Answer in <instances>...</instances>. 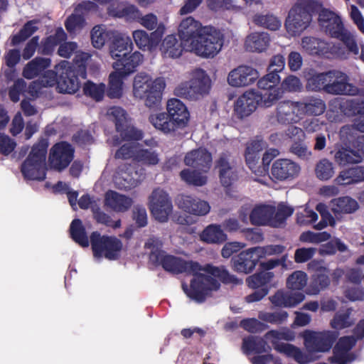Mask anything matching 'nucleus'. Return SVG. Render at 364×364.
<instances>
[{"mask_svg": "<svg viewBox=\"0 0 364 364\" xmlns=\"http://www.w3.org/2000/svg\"><path fill=\"white\" fill-rule=\"evenodd\" d=\"M318 14V23L332 38L342 41L348 50L355 55L359 48L354 36L345 28L340 16L334 12L322 8L315 0H297L289 10L285 27L291 36L299 35L310 25L312 17Z\"/></svg>", "mask_w": 364, "mask_h": 364, "instance_id": "obj_2", "label": "nucleus"}, {"mask_svg": "<svg viewBox=\"0 0 364 364\" xmlns=\"http://www.w3.org/2000/svg\"><path fill=\"white\" fill-rule=\"evenodd\" d=\"M70 237L77 244L82 247H87L90 244L85 228L83 226L80 219H74L70 225Z\"/></svg>", "mask_w": 364, "mask_h": 364, "instance_id": "obj_41", "label": "nucleus"}, {"mask_svg": "<svg viewBox=\"0 0 364 364\" xmlns=\"http://www.w3.org/2000/svg\"><path fill=\"white\" fill-rule=\"evenodd\" d=\"M211 87V80L205 70L201 68L195 70L189 81L179 84L174 89V95L188 100H197L207 95Z\"/></svg>", "mask_w": 364, "mask_h": 364, "instance_id": "obj_7", "label": "nucleus"}, {"mask_svg": "<svg viewBox=\"0 0 364 364\" xmlns=\"http://www.w3.org/2000/svg\"><path fill=\"white\" fill-rule=\"evenodd\" d=\"M143 55L139 51L130 54H125L121 58H115L116 61L113 63V68L119 71L124 75H129L136 70L137 67L143 61Z\"/></svg>", "mask_w": 364, "mask_h": 364, "instance_id": "obj_27", "label": "nucleus"}, {"mask_svg": "<svg viewBox=\"0 0 364 364\" xmlns=\"http://www.w3.org/2000/svg\"><path fill=\"white\" fill-rule=\"evenodd\" d=\"M127 75L115 70L109 76L107 95L110 98H119L122 95L123 78Z\"/></svg>", "mask_w": 364, "mask_h": 364, "instance_id": "obj_45", "label": "nucleus"}, {"mask_svg": "<svg viewBox=\"0 0 364 364\" xmlns=\"http://www.w3.org/2000/svg\"><path fill=\"white\" fill-rule=\"evenodd\" d=\"M255 22L272 31H276L281 26L280 21L272 15L256 16Z\"/></svg>", "mask_w": 364, "mask_h": 364, "instance_id": "obj_64", "label": "nucleus"}, {"mask_svg": "<svg viewBox=\"0 0 364 364\" xmlns=\"http://www.w3.org/2000/svg\"><path fill=\"white\" fill-rule=\"evenodd\" d=\"M190 114L186 105L177 98H171L166 104V112L151 114L149 122L165 134H174L188 124Z\"/></svg>", "mask_w": 364, "mask_h": 364, "instance_id": "obj_4", "label": "nucleus"}, {"mask_svg": "<svg viewBox=\"0 0 364 364\" xmlns=\"http://www.w3.org/2000/svg\"><path fill=\"white\" fill-rule=\"evenodd\" d=\"M50 58L36 57L23 68V76L28 80L33 79L50 67Z\"/></svg>", "mask_w": 364, "mask_h": 364, "instance_id": "obj_38", "label": "nucleus"}, {"mask_svg": "<svg viewBox=\"0 0 364 364\" xmlns=\"http://www.w3.org/2000/svg\"><path fill=\"white\" fill-rule=\"evenodd\" d=\"M307 274L300 270L294 271L287 279V288L292 290H301L307 283Z\"/></svg>", "mask_w": 364, "mask_h": 364, "instance_id": "obj_57", "label": "nucleus"}, {"mask_svg": "<svg viewBox=\"0 0 364 364\" xmlns=\"http://www.w3.org/2000/svg\"><path fill=\"white\" fill-rule=\"evenodd\" d=\"M164 28L159 27L156 31L148 34L143 30L134 31L133 38L137 47L143 50H152L155 49L161 41Z\"/></svg>", "mask_w": 364, "mask_h": 364, "instance_id": "obj_24", "label": "nucleus"}, {"mask_svg": "<svg viewBox=\"0 0 364 364\" xmlns=\"http://www.w3.org/2000/svg\"><path fill=\"white\" fill-rule=\"evenodd\" d=\"M203 173L197 169L185 168L180 172V176L181 180L188 185L203 186L208 181L207 176L203 175Z\"/></svg>", "mask_w": 364, "mask_h": 364, "instance_id": "obj_46", "label": "nucleus"}, {"mask_svg": "<svg viewBox=\"0 0 364 364\" xmlns=\"http://www.w3.org/2000/svg\"><path fill=\"white\" fill-rule=\"evenodd\" d=\"M175 201L179 209L194 215H205L210 210L208 202L189 195L179 194Z\"/></svg>", "mask_w": 364, "mask_h": 364, "instance_id": "obj_18", "label": "nucleus"}, {"mask_svg": "<svg viewBox=\"0 0 364 364\" xmlns=\"http://www.w3.org/2000/svg\"><path fill=\"white\" fill-rule=\"evenodd\" d=\"M330 273L312 274L311 282L309 287V293L318 294L320 291L326 289L331 284Z\"/></svg>", "mask_w": 364, "mask_h": 364, "instance_id": "obj_51", "label": "nucleus"}, {"mask_svg": "<svg viewBox=\"0 0 364 364\" xmlns=\"http://www.w3.org/2000/svg\"><path fill=\"white\" fill-rule=\"evenodd\" d=\"M141 13L134 5H128L124 8L114 11V16L117 18H124L129 21H139L141 18Z\"/></svg>", "mask_w": 364, "mask_h": 364, "instance_id": "obj_62", "label": "nucleus"}, {"mask_svg": "<svg viewBox=\"0 0 364 364\" xmlns=\"http://www.w3.org/2000/svg\"><path fill=\"white\" fill-rule=\"evenodd\" d=\"M240 326L244 330L251 333H262L269 328V326L257 318H249L242 319Z\"/></svg>", "mask_w": 364, "mask_h": 364, "instance_id": "obj_60", "label": "nucleus"}, {"mask_svg": "<svg viewBox=\"0 0 364 364\" xmlns=\"http://www.w3.org/2000/svg\"><path fill=\"white\" fill-rule=\"evenodd\" d=\"M258 77L256 69L248 65H240L229 73L228 82L232 87H240L252 84Z\"/></svg>", "mask_w": 364, "mask_h": 364, "instance_id": "obj_20", "label": "nucleus"}, {"mask_svg": "<svg viewBox=\"0 0 364 364\" xmlns=\"http://www.w3.org/2000/svg\"><path fill=\"white\" fill-rule=\"evenodd\" d=\"M48 143L41 140L34 144L21 166L23 177L28 180L43 181L46 176V159Z\"/></svg>", "mask_w": 364, "mask_h": 364, "instance_id": "obj_6", "label": "nucleus"}, {"mask_svg": "<svg viewBox=\"0 0 364 364\" xmlns=\"http://www.w3.org/2000/svg\"><path fill=\"white\" fill-rule=\"evenodd\" d=\"M58 70H46L36 81H33L32 83L30 84L29 90L31 92H33V90L35 88L36 85L38 86V88L53 87L55 85L58 86Z\"/></svg>", "mask_w": 364, "mask_h": 364, "instance_id": "obj_48", "label": "nucleus"}, {"mask_svg": "<svg viewBox=\"0 0 364 364\" xmlns=\"http://www.w3.org/2000/svg\"><path fill=\"white\" fill-rule=\"evenodd\" d=\"M200 240L208 244H222L228 239L221 225L210 224L200 235Z\"/></svg>", "mask_w": 364, "mask_h": 364, "instance_id": "obj_39", "label": "nucleus"}, {"mask_svg": "<svg viewBox=\"0 0 364 364\" xmlns=\"http://www.w3.org/2000/svg\"><path fill=\"white\" fill-rule=\"evenodd\" d=\"M280 80L281 78L279 75L272 74L269 72L258 80V88L265 91L264 93L260 94L261 98L264 99L265 106H271L282 97V92L279 87H276Z\"/></svg>", "mask_w": 364, "mask_h": 364, "instance_id": "obj_17", "label": "nucleus"}, {"mask_svg": "<svg viewBox=\"0 0 364 364\" xmlns=\"http://www.w3.org/2000/svg\"><path fill=\"white\" fill-rule=\"evenodd\" d=\"M340 186H348L364 181V166H355L341 171L336 178Z\"/></svg>", "mask_w": 364, "mask_h": 364, "instance_id": "obj_34", "label": "nucleus"}, {"mask_svg": "<svg viewBox=\"0 0 364 364\" xmlns=\"http://www.w3.org/2000/svg\"><path fill=\"white\" fill-rule=\"evenodd\" d=\"M152 262L161 264L164 270L173 273H187L193 274L190 288L182 284V289L192 300L203 303L213 291L220 287V282L224 284H238L240 281L234 274H231L224 266L216 267L207 264L202 267L198 262L186 261L173 255H166L161 250L152 251L150 254Z\"/></svg>", "mask_w": 364, "mask_h": 364, "instance_id": "obj_1", "label": "nucleus"}, {"mask_svg": "<svg viewBox=\"0 0 364 364\" xmlns=\"http://www.w3.org/2000/svg\"><path fill=\"white\" fill-rule=\"evenodd\" d=\"M37 23L38 21L35 20L27 21L16 34L11 37V45L18 46L30 38L38 29L36 26Z\"/></svg>", "mask_w": 364, "mask_h": 364, "instance_id": "obj_44", "label": "nucleus"}, {"mask_svg": "<svg viewBox=\"0 0 364 364\" xmlns=\"http://www.w3.org/2000/svg\"><path fill=\"white\" fill-rule=\"evenodd\" d=\"M266 340L269 341L274 348L279 352L280 345H291L290 343H279V341L284 340L291 341L295 338L294 333L289 328H282V330H270L264 334Z\"/></svg>", "mask_w": 364, "mask_h": 364, "instance_id": "obj_40", "label": "nucleus"}, {"mask_svg": "<svg viewBox=\"0 0 364 364\" xmlns=\"http://www.w3.org/2000/svg\"><path fill=\"white\" fill-rule=\"evenodd\" d=\"M109 44V53L113 59L121 58L132 50V41L130 37L122 33L113 34Z\"/></svg>", "mask_w": 364, "mask_h": 364, "instance_id": "obj_31", "label": "nucleus"}, {"mask_svg": "<svg viewBox=\"0 0 364 364\" xmlns=\"http://www.w3.org/2000/svg\"><path fill=\"white\" fill-rule=\"evenodd\" d=\"M300 166L294 161L287 159L276 160L271 168L272 177L280 181L292 180L300 172Z\"/></svg>", "mask_w": 364, "mask_h": 364, "instance_id": "obj_21", "label": "nucleus"}, {"mask_svg": "<svg viewBox=\"0 0 364 364\" xmlns=\"http://www.w3.org/2000/svg\"><path fill=\"white\" fill-rule=\"evenodd\" d=\"M315 174L321 181L330 179L334 174L333 163L327 159H321L316 165Z\"/></svg>", "mask_w": 364, "mask_h": 364, "instance_id": "obj_55", "label": "nucleus"}, {"mask_svg": "<svg viewBox=\"0 0 364 364\" xmlns=\"http://www.w3.org/2000/svg\"><path fill=\"white\" fill-rule=\"evenodd\" d=\"M269 299L274 306L292 307L303 301L305 299V295L301 292L289 293L277 291Z\"/></svg>", "mask_w": 364, "mask_h": 364, "instance_id": "obj_35", "label": "nucleus"}, {"mask_svg": "<svg viewBox=\"0 0 364 364\" xmlns=\"http://www.w3.org/2000/svg\"><path fill=\"white\" fill-rule=\"evenodd\" d=\"M212 154L205 148H199L187 153L184 158L186 166L207 173L212 165Z\"/></svg>", "mask_w": 364, "mask_h": 364, "instance_id": "obj_22", "label": "nucleus"}, {"mask_svg": "<svg viewBox=\"0 0 364 364\" xmlns=\"http://www.w3.org/2000/svg\"><path fill=\"white\" fill-rule=\"evenodd\" d=\"M74 157V149L66 141L56 143L50 150L48 163L50 168L62 171L65 169Z\"/></svg>", "mask_w": 364, "mask_h": 364, "instance_id": "obj_14", "label": "nucleus"}, {"mask_svg": "<svg viewBox=\"0 0 364 364\" xmlns=\"http://www.w3.org/2000/svg\"><path fill=\"white\" fill-rule=\"evenodd\" d=\"M91 210L93 213V218L97 223L105 225V226L113 229H117L121 227L122 222L120 219L116 221L112 220L111 217L108 214L102 211L97 204L92 205Z\"/></svg>", "mask_w": 364, "mask_h": 364, "instance_id": "obj_52", "label": "nucleus"}, {"mask_svg": "<svg viewBox=\"0 0 364 364\" xmlns=\"http://www.w3.org/2000/svg\"><path fill=\"white\" fill-rule=\"evenodd\" d=\"M331 73L326 85V93L334 95H355L358 88L348 82V77L338 70H329Z\"/></svg>", "mask_w": 364, "mask_h": 364, "instance_id": "obj_15", "label": "nucleus"}, {"mask_svg": "<svg viewBox=\"0 0 364 364\" xmlns=\"http://www.w3.org/2000/svg\"><path fill=\"white\" fill-rule=\"evenodd\" d=\"M301 46L304 50L311 55L330 58L332 55L331 45L321 39L312 36L304 37L301 40Z\"/></svg>", "mask_w": 364, "mask_h": 364, "instance_id": "obj_28", "label": "nucleus"}, {"mask_svg": "<svg viewBox=\"0 0 364 364\" xmlns=\"http://www.w3.org/2000/svg\"><path fill=\"white\" fill-rule=\"evenodd\" d=\"M230 153L222 152L215 161V168L218 169L219 178L224 187H230L235 181L238 175L235 168L230 163Z\"/></svg>", "mask_w": 364, "mask_h": 364, "instance_id": "obj_23", "label": "nucleus"}, {"mask_svg": "<svg viewBox=\"0 0 364 364\" xmlns=\"http://www.w3.org/2000/svg\"><path fill=\"white\" fill-rule=\"evenodd\" d=\"M294 213V209L291 207L280 205L277 210H274V214L272 218L271 226L274 228L279 227L286 222L288 217L291 216Z\"/></svg>", "mask_w": 364, "mask_h": 364, "instance_id": "obj_59", "label": "nucleus"}, {"mask_svg": "<svg viewBox=\"0 0 364 364\" xmlns=\"http://www.w3.org/2000/svg\"><path fill=\"white\" fill-rule=\"evenodd\" d=\"M265 338L248 336L242 339V350L245 355L261 354L271 350Z\"/></svg>", "mask_w": 364, "mask_h": 364, "instance_id": "obj_33", "label": "nucleus"}, {"mask_svg": "<svg viewBox=\"0 0 364 364\" xmlns=\"http://www.w3.org/2000/svg\"><path fill=\"white\" fill-rule=\"evenodd\" d=\"M91 55L85 52L76 53L73 63L62 60L55 69L58 72V90L60 93L74 94L80 87V79L87 77V64Z\"/></svg>", "mask_w": 364, "mask_h": 364, "instance_id": "obj_3", "label": "nucleus"}, {"mask_svg": "<svg viewBox=\"0 0 364 364\" xmlns=\"http://www.w3.org/2000/svg\"><path fill=\"white\" fill-rule=\"evenodd\" d=\"M275 208L269 205H256L250 214V220L252 225L261 226H271V219L274 214Z\"/></svg>", "mask_w": 364, "mask_h": 364, "instance_id": "obj_32", "label": "nucleus"}, {"mask_svg": "<svg viewBox=\"0 0 364 364\" xmlns=\"http://www.w3.org/2000/svg\"><path fill=\"white\" fill-rule=\"evenodd\" d=\"M331 234L327 232H314L306 231L300 235L299 240L302 242L319 243L330 239Z\"/></svg>", "mask_w": 364, "mask_h": 364, "instance_id": "obj_63", "label": "nucleus"}, {"mask_svg": "<svg viewBox=\"0 0 364 364\" xmlns=\"http://www.w3.org/2000/svg\"><path fill=\"white\" fill-rule=\"evenodd\" d=\"M334 158L336 162L341 166L361 162V158L360 156L356 155L353 149L343 146L336 152Z\"/></svg>", "mask_w": 364, "mask_h": 364, "instance_id": "obj_47", "label": "nucleus"}, {"mask_svg": "<svg viewBox=\"0 0 364 364\" xmlns=\"http://www.w3.org/2000/svg\"><path fill=\"white\" fill-rule=\"evenodd\" d=\"M299 114L296 102L283 101L277 107L276 118L280 124L291 125L297 123L300 119Z\"/></svg>", "mask_w": 364, "mask_h": 364, "instance_id": "obj_26", "label": "nucleus"}, {"mask_svg": "<svg viewBox=\"0 0 364 364\" xmlns=\"http://www.w3.org/2000/svg\"><path fill=\"white\" fill-rule=\"evenodd\" d=\"M105 85L103 83L97 85L88 80L83 85V92L86 96L90 97L96 101L102 100L105 94Z\"/></svg>", "mask_w": 364, "mask_h": 364, "instance_id": "obj_58", "label": "nucleus"}, {"mask_svg": "<svg viewBox=\"0 0 364 364\" xmlns=\"http://www.w3.org/2000/svg\"><path fill=\"white\" fill-rule=\"evenodd\" d=\"M165 87L163 77L152 80L149 75L139 73L134 79L133 94L136 98L143 100L147 107L154 108L160 105Z\"/></svg>", "mask_w": 364, "mask_h": 364, "instance_id": "obj_5", "label": "nucleus"}, {"mask_svg": "<svg viewBox=\"0 0 364 364\" xmlns=\"http://www.w3.org/2000/svg\"><path fill=\"white\" fill-rule=\"evenodd\" d=\"M338 336V333L332 331L316 332L306 330L303 335L305 346L311 353L329 351Z\"/></svg>", "mask_w": 364, "mask_h": 364, "instance_id": "obj_10", "label": "nucleus"}, {"mask_svg": "<svg viewBox=\"0 0 364 364\" xmlns=\"http://www.w3.org/2000/svg\"><path fill=\"white\" fill-rule=\"evenodd\" d=\"M270 43L269 35L266 32H255L250 34L245 43V48L250 52L264 51Z\"/></svg>", "mask_w": 364, "mask_h": 364, "instance_id": "obj_36", "label": "nucleus"}, {"mask_svg": "<svg viewBox=\"0 0 364 364\" xmlns=\"http://www.w3.org/2000/svg\"><path fill=\"white\" fill-rule=\"evenodd\" d=\"M134 161L143 165L154 166L159 163V159L158 154L155 151L148 149H141L139 144L135 155Z\"/></svg>", "mask_w": 364, "mask_h": 364, "instance_id": "obj_53", "label": "nucleus"}, {"mask_svg": "<svg viewBox=\"0 0 364 364\" xmlns=\"http://www.w3.org/2000/svg\"><path fill=\"white\" fill-rule=\"evenodd\" d=\"M278 347L279 348V353L292 357L299 364H307L310 362L309 355L294 345H280Z\"/></svg>", "mask_w": 364, "mask_h": 364, "instance_id": "obj_54", "label": "nucleus"}, {"mask_svg": "<svg viewBox=\"0 0 364 364\" xmlns=\"http://www.w3.org/2000/svg\"><path fill=\"white\" fill-rule=\"evenodd\" d=\"M110 116L114 118L116 131L123 141H139L142 139L144 133L141 130L133 126L128 125L127 112L119 107H114L110 109Z\"/></svg>", "mask_w": 364, "mask_h": 364, "instance_id": "obj_12", "label": "nucleus"}, {"mask_svg": "<svg viewBox=\"0 0 364 364\" xmlns=\"http://www.w3.org/2000/svg\"><path fill=\"white\" fill-rule=\"evenodd\" d=\"M288 316L286 311L279 309L273 312H260L258 317L264 322L279 325L286 322Z\"/></svg>", "mask_w": 364, "mask_h": 364, "instance_id": "obj_56", "label": "nucleus"}, {"mask_svg": "<svg viewBox=\"0 0 364 364\" xmlns=\"http://www.w3.org/2000/svg\"><path fill=\"white\" fill-rule=\"evenodd\" d=\"M114 33L107 31L102 25L93 27L91 31V41L92 46L97 49L102 48L107 39H111Z\"/></svg>", "mask_w": 364, "mask_h": 364, "instance_id": "obj_50", "label": "nucleus"}, {"mask_svg": "<svg viewBox=\"0 0 364 364\" xmlns=\"http://www.w3.org/2000/svg\"><path fill=\"white\" fill-rule=\"evenodd\" d=\"M105 203L115 212H127L132 205V198L114 191H109L105 194Z\"/></svg>", "mask_w": 364, "mask_h": 364, "instance_id": "obj_30", "label": "nucleus"}, {"mask_svg": "<svg viewBox=\"0 0 364 364\" xmlns=\"http://www.w3.org/2000/svg\"><path fill=\"white\" fill-rule=\"evenodd\" d=\"M223 41V35L219 30L214 27H205L203 33L189 51L203 58H213L221 50Z\"/></svg>", "mask_w": 364, "mask_h": 364, "instance_id": "obj_9", "label": "nucleus"}, {"mask_svg": "<svg viewBox=\"0 0 364 364\" xmlns=\"http://www.w3.org/2000/svg\"><path fill=\"white\" fill-rule=\"evenodd\" d=\"M149 208L158 221L167 222L173 210L168 194L159 188L154 189L149 198Z\"/></svg>", "mask_w": 364, "mask_h": 364, "instance_id": "obj_13", "label": "nucleus"}, {"mask_svg": "<svg viewBox=\"0 0 364 364\" xmlns=\"http://www.w3.org/2000/svg\"><path fill=\"white\" fill-rule=\"evenodd\" d=\"M205 27L202 26L200 21L189 16L184 18L178 26V36L184 46L190 50L199 36L203 33Z\"/></svg>", "mask_w": 364, "mask_h": 364, "instance_id": "obj_16", "label": "nucleus"}, {"mask_svg": "<svg viewBox=\"0 0 364 364\" xmlns=\"http://www.w3.org/2000/svg\"><path fill=\"white\" fill-rule=\"evenodd\" d=\"M90 243L95 258L105 257L108 260H116L122 250V242L115 236L101 235L98 231L90 235Z\"/></svg>", "mask_w": 364, "mask_h": 364, "instance_id": "obj_8", "label": "nucleus"}, {"mask_svg": "<svg viewBox=\"0 0 364 364\" xmlns=\"http://www.w3.org/2000/svg\"><path fill=\"white\" fill-rule=\"evenodd\" d=\"M352 308H347L346 310L336 312L331 321V326L337 330H342L354 325L355 321L351 318Z\"/></svg>", "mask_w": 364, "mask_h": 364, "instance_id": "obj_42", "label": "nucleus"}, {"mask_svg": "<svg viewBox=\"0 0 364 364\" xmlns=\"http://www.w3.org/2000/svg\"><path fill=\"white\" fill-rule=\"evenodd\" d=\"M258 102L257 95L254 92H245L235 103V115L240 119L250 116L257 109Z\"/></svg>", "mask_w": 364, "mask_h": 364, "instance_id": "obj_25", "label": "nucleus"}, {"mask_svg": "<svg viewBox=\"0 0 364 364\" xmlns=\"http://www.w3.org/2000/svg\"><path fill=\"white\" fill-rule=\"evenodd\" d=\"M298 113L304 115L318 116L326 110V104L320 97L309 96L296 102Z\"/></svg>", "mask_w": 364, "mask_h": 364, "instance_id": "obj_29", "label": "nucleus"}, {"mask_svg": "<svg viewBox=\"0 0 364 364\" xmlns=\"http://www.w3.org/2000/svg\"><path fill=\"white\" fill-rule=\"evenodd\" d=\"M333 210L338 213H352L355 212L359 205L350 196H342L333 200Z\"/></svg>", "mask_w": 364, "mask_h": 364, "instance_id": "obj_43", "label": "nucleus"}, {"mask_svg": "<svg viewBox=\"0 0 364 364\" xmlns=\"http://www.w3.org/2000/svg\"><path fill=\"white\" fill-rule=\"evenodd\" d=\"M341 109L348 116L364 115V100H347L341 104Z\"/></svg>", "mask_w": 364, "mask_h": 364, "instance_id": "obj_49", "label": "nucleus"}, {"mask_svg": "<svg viewBox=\"0 0 364 364\" xmlns=\"http://www.w3.org/2000/svg\"><path fill=\"white\" fill-rule=\"evenodd\" d=\"M139 146V143H127L122 145L115 152L114 158L117 159H130L134 161L135 155Z\"/></svg>", "mask_w": 364, "mask_h": 364, "instance_id": "obj_61", "label": "nucleus"}, {"mask_svg": "<svg viewBox=\"0 0 364 364\" xmlns=\"http://www.w3.org/2000/svg\"><path fill=\"white\" fill-rule=\"evenodd\" d=\"M331 75L329 71L324 73H316L312 70L309 73L306 77V89L311 92L323 91L326 93V87L328 85L329 75Z\"/></svg>", "mask_w": 364, "mask_h": 364, "instance_id": "obj_37", "label": "nucleus"}, {"mask_svg": "<svg viewBox=\"0 0 364 364\" xmlns=\"http://www.w3.org/2000/svg\"><path fill=\"white\" fill-rule=\"evenodd\" d=\"M261 257L255 247L243 250L232 257V265L235 271L239 273L249 274L252 272L258 264Z\"/></svg>", "mask_w": 364, "mask_h": 364, "instance_id": "obj_19", "label": "nucleus"}, {"mask_svg": "<svg viewBox=\"0 0 364 364\" xmlns=\"http://www.w3.org/2000/svg\"><path fill=\"white\" fill-rule=\"evenodd\" d=\"M274 274L272 272L260 270L246 279L247 286L255 289V291L245 297L247 303H252L262 300L267 296L272 287V281Z\"/></svg>", "mask_w": 364, "mask_h": 364, "instance_id": "obj_11", "label": "nucleus"}]
</instances>
